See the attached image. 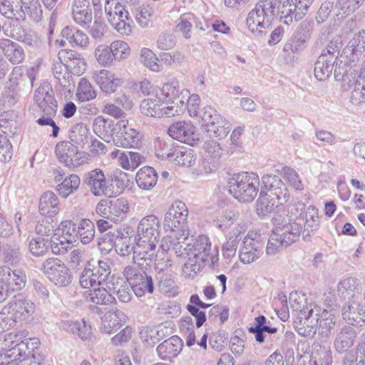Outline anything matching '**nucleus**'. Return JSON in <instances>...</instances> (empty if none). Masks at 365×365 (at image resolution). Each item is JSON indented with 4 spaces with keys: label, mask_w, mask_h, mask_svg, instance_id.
<instances>
[{
    "label": "nucleus",
    "mask_w": 365,
    "mask_h": 365,
    "mask_svg": "<svg viewBox=\"0 0 365 365\" xmlns=\"http://www.w3.org/2000/svg\"><path fill=\"white\" fill-rule=\"evenodd\" d=\"M313 0H259L250 11L247 25L252 33H262L274 19L286 25L299 21L307 14Z\"/></svg>",
    "instance_id": "f257e3e1"
},
{
    "label": "nucleus",
    "mask_w": 365,
    "mask_h": 365,
    "mask_svg": "<svg viewBox=\"0 0 365 365\" xmlns=\"http://www.w3.org/2000/svg\"><path fill=\"white\" fill-rule=\"evenodd\" d=\"M302 232L300 223L282 221L276 223L267 242L266 253L274 256L299 240Z\"/></svg>",
    "instance_id": "f03ea898"
},
{
    "label": "nucleus",
    "mask_w": 365,
    "mask_h": 365,
    "mask_svg": "<svg viewBox=\"0 0 365 365\" xmlns=\"http://www.w3.org/2000/svg\"><path fill=\"white\" fill-rule=\"evenodd\" d=\"M334 75L344 91L351 90L349 99L353 105L365 102V77L358 75L356 71L346 63L343 66L336 67Z\"/></svg>",
    "instance_id": "7ed1b4c3"
},
{
    "label": "nucleus",
    "mask_w": 365,
    "mask_h": 365,
    "mask_svg": "<svg viewBox=\"0 0 365 365\" xmlns=\"http://www.w3.org/2000/svg\"><path fill=\"white\" fill-rule=\"evenodd\" d=\"M260 181L254 173L244 172L235 174L228 183L230 193L237 200L250 202L257 197Z\"/></svg>",
    "instance_id": "20e7f679"
},
{
    "label": "nucleus",
    "mask_w": 365,
    "mask_h": 365,
    "mask_svg": "<svg viewBox=\"0 0 365 365\" xmlns=\"http://www.w3.org/2000/svg\"><path fill=\"white\" fill-rule=\"evenodd\" d=\"M125 7L115 0H106L105 11L108 21L119 34L128 36L132 31L133 21Z\"/></svg>",
    "instance_id": "39448f33"
},
{
    "label": "nucleus",
    "mask_w": 365,
    "mask_h": 365,
    "mask_svg": "<svg viewBox=\"0 0 365 365\" xmlns=\"http://www.w3.org/2000/svg\"><path fill=\"white\" fill-rule=\"evenodd\" d=\"M183 240V252L182 256L194 255L205 261L209 259L213 260L217 255L218 250L216 247H212L211 242L209 237L205 235H199L195 240L189 238V232L182 237Z\"/></svg>",
    "instance_id": "423d86ee"
},
{
    "label": "nucleus",
    "mask_w": 365,
    "mask_h": 365,
    "mask_svg": "<svg viewBox=\"0 0 365 365\" xmlns=\"http://www.w3.org/2000/svg\"><path fill=\"white\" fill-rule=\"evenodd\" d=\"M110 274V267L106 262L99 260L98 265L91 268L90 261H87L79 277L80 285L83 289L101 287L106 284Z\"/></svg>",
    "instance_id": "0eeeda50"
},
{
    "label": "nucleus",
    "mask_w": 365,
    "mask_h": 365,
    "mask_svg": "<svg viewBox=\"0 0 365 365\" xmlns=\"http://www.w3.org/2000/svg\"><path fill=\"white\" fill-rule=\"evenodd\" d=\"M123 276L131 285L132 291L136 297H140L146 294H153L154 284L151 276L141 269L130 265L123 270Z\"/></svg>",
    "instance_id": "6e6552de"
},
{
    "label": "nucleus",
    "mask_w": 365,
    "mask_h": 365,
    "mask_svg": "<svg viewBox=\"0 0 365 365\" xmlns=\"http://www.w3.org/2000/svg\"><path fill=\"white\" fill-rule=\"evenodd\" d=\"M117 131L113 138L118 147L139 148L143 144V135L139 130L132 128L128 120H120L115 124Z\"/></svg>",
    "instance_id": "1a4fd4ad"
},
{
    "label": "nucleus",
    "mask_w": 365,
    "mask_h": 365,
    "mask_svg": "<svg viewBox=\"0 0 365 365\" xmlns=\"http://www.w3.org/2000/svg\"><path fill=\"white\" fill-rule=\"evenodd\" d=\"M187 216L186 205L180 200H175L165 215L164 226L172 231H180L182 233L180 235L185 236L189 232L185 229Z\"/></svg>",
    "instance_id": "9d476101"
},
{
    "label": "nucleus",
    "mask_w": 365,
    "mask_h": 365,
    "mask_svg": "<svg viewBox=\"0 0 365 365\" xmlns=\"http://www.w3.org/2000/svg\"><path fill=\"white\" fill-rule=\"evenodd\" d=\"M200 117L202 125L206 127V131L211 138L222 139L230 133L229 123L211 107L205 108Z\"/></svg>",
    "instance_id": "9b49d317"
},
{
    "label": "nucleus",
    "mask_w": 365,
    "mask_h": 365,
    "mask_svg": "<svg viewBox=\"0 0 365 365\" xmlns=\"http://www.w3.org/2000/svg\"><path fill=\"white\" fill-rule=\"evenodd\" d=\"M42 269L56 285L66 287L71 282L72 276L69 269L57 257L47 259L43 263Z\"/></svg>",
    "instance_id": "f8f14e48"
},
{
    "label": "nucleus",
    "mask_w": 365,
    "mask_h": 365,
    "mask_svg": "<svg viewBox=\"0 0 365 365\" xmlns=\"http://www.w3.org/2000/svg\"><path fill=\"white\" fill-rule=\"evenodd\" d=\"M265 240L257 232H250L243 240L242 247L240 250L239 257L244 264H250L259 257Z\"/></svg>",
    "instance_id": "ddd939ff"
},
{
    "label": "nucleus",
    "mask_w": 365,
    "mask_h": 365,
    "mask_svg": "<svg viewBox=\"0 0 365 365\" xmlns=\"http://www.w3.org/2000/svg\"><path fill=\"white\" fill-rule=\"evenodd\" d=\"M312 28L309 23L302 22L292 36L287 41L283 51L290 54H297L306 48L311 38Z\"/></svg>",
    "instance_id": "4468645a"
},
{
    "label": "nucleus",
    "mask_w": 365,
    "mask_h": 365,
    "mask_svg": "<svg viewBox=\"0 0 365 365\" xmlns=\"http://www.w3.org/2000/svg\"><path fill=\"white\" fill-rule=\"evenodd\" d=\"M261 182V190H264L265 195L276 198L277 203L280 205L287 202L289 197V191L278 176L265 175L262 178Z\"/></svg>",
    "instance_id": "2eb2a0df"
},
{
    "label": "nucleus",
    "mask_w": 365,
    "mask_h": 365,
    "mask_svg": "<svg viewBox=\"0 0 365 365\" xmlns=\"http://www.w3.org/2000/svg\"><path fill=\"white\" fill-rule=\"evenodd\" d=\"M53 180L56 182H59L56 187V192L63 198H67L68 196L78 191L81 184V179L76 174H71L66 176V173L60 168H55L53 172Z\"/></svg>",
    "instance_id": "dca6fc26"
},
{
    "label": "nucleus",
    "mask_w": 365,
    "mask_h": 365,
    "mask_svg": "<svg viewBox=\"0 0 365 365\" xmlns=\"http://www.w3.org/2000/svg\"><path fill=\"white\" fill-rule=\"evenodd\" d=\"M168 135L179 142L194 145L199 141L195 126L190 122L178 121L168 128Z\"/></svg>",
    "instance_id": "f3484780"
},
{
    "label": "nucleus",
    "mask_w": 365,
    "mask_h": 365,
    "mask_svg": "<svg viewBox=\"0 0 365 365\" xmlns=\"http://www.w3.org/2000/svg\"><path fill=\"white\" fill-rule=\"evenodd\" d=\"M55 154L59 162L69 168L77 167L83 163L81 160L83 153L79 152L77 147L68 140L56 144Z\"/></svg>",
    "instance_id": "a211bd4d"
},
{
    "label": "nucleus",
    "mask_w": 365,
    "mask_h": 365,
    "mask_svg": "<svg viewBox=\"0 0 365 365\" xmlns=\"http://www.w3.org/2000/svg\"><path fill=\"white\" fill-rule=\"evenodd\" d=\"M34 99L45 115H55L57 111V102L53 91L48 83H42L35 91Z\"/></svg>",
    "instance_id": "6ab92c4d"
},
{
    "label": "nucleus",
    "mask_w": 365,
    "mask_h": 365,
    "mask_svg": "<svg viewBox=\"0 0 365 365\" xmlns=\"http://www.w3.org/2000/svg\"><path fill=\"white\" fill-rule=\"evenodd\" d=\"M84 182L91 193L96 197L108 196V178H106L102 170L96 168L85 175Z\"/></svg>",
    "instance_id": "aec40b11"
},
{
    "label": "nucleus",
    "mask_w": 365,
    "mask_h": 365,
    "mask_svg": "<svg viewBox=\"0 0 365 365\" xmlns=\"http://www.w3.org/2000/svg\"><path fill=\"white\" fill-rule=\"evenodd\" d=\"M136 243L134 246L133 259L135 263L143 265L141 261H144L146 265H149L156 257V240L141 238H135Z\"/></svg>",
    "instance_id": "412c9836"
},
{
    "label": "nucleus",
    "mask_w": 365,
    "mask_h": 365,
    "mask_svg": "<svg viewBox=\"0 0 365 365\" xmlns=\"http://www.w3.org/2000/svg\"><path fill=\"white\" fill-rule=\"evenodd\" d=\"M4 313L11 314L16 319H25L31 317L35 311V304L29 299L20 294L3 309Z\"/></svg>",
    "instance_id": "4be33fe9"
},
{
    "label": "nucleus",
    "mask_w": 365,
    "mask_h": 365,
    "mask_svg": "<svg viewBox=\"0 0 365 365\" xmlns=\"http://www.w3.org/2000/svg\"><path fill=\"white\" fill-rule=\"evenodd\" d=\"M0 280L8 292L21 290L26 286V274L20 269L12 270L8 267H0Z\"/></svg>",
    "instance_id": "5701e85b"
},
{
    "label": "nucleus",
    "mask_w": 365,
    "mask_h": 365,
    "mask_svg": "<svg viewBox=\"0 0 365 365\" xmlns=\"http://www.w3.org/2000/svg\"><path fill=\"white\" fill-rule=\"evenodd\" d=\"M341 314L344 320L352 326L362 327L365 325V310L354 295L344 304Z\"/></svg>",
    "instance_id": "b1692460"
},
{
    "label": "nucleus",
    "mask_w": 365,
    "mask_h": 365,
    "mask_svg": "<svg viewBox=\"0 0 365 365\" xmlns=\"http://www.w3.org/2000/svg\"><path fill=\"white\" fill-rule=\"evenodd\" d=\"M331 351L324 346H316L311 354L299 356L297 365H331Z\"/></svg>",
    "instance_id": "393cba45"
},
{
    "label": "nucleus",
    "mask_w": 365,
    "mask_h": 365,
    "mask_svg": "<svg viewBox=\"0 0 365 365\" xmlns=\"http://www.w3.org/2000/svg\"><path fill=\"white\" fill-rule=\"evenodd\" d=\"M93 78L99 86L101 91L107 94L115 93L123 83L121 78L118 77L110 71L106 69H102L94 73Z\"/></svg>",
    "instance_id": "a878e982"
},
{
    "label": "nucleus",
    "mask_w": 365,
    "mask_h": 365,
    "mask_svg": "<svg viewBox=\"0 0 365 365\" xmlns=\"http://www.w3.org/2000/svg\"><path fill=\"white\" fill-rule=\"evenodd\" d=\"M365 51V31L362 30L356 34L344 48L341 58L351 63L359 61Z\"/></svg>",
    "instance_id": "bb28decb"
},
{
    "label": "nucleus",
    "mask_w": 365,
    "mask_h": 365,
    "mask_svg": "<svg viewBox=\"0 0 365 365\" xmlns=\"http://www.w3.org/2000/svg\"><path fill=\"white\" fill-rule=\"evenodd\" d=\"M160 237V221L154 215L143 217L139 222L137 228L138 238L158 241Z\"/></svg>",
    "instance_id": "cd10ccee"
},
{
    "label": "nucleus",
    "mask_w": 365,
    "mask_h": 365,
    "mask_svg": "<svg viewBox=\"0 0 365 365\" xmlns=\"http://www.w3.org/2000/svg\"><path fill=\"white\" fill-rule=\"evenodd\" d=\"M72 15L74 21L82 27L88 26L92 22L93 15L89 0H73Z\"/></svg>",
    "instance_id": "c85d7f7f"
},
{
    "label": "nucleus",
    "mask_w": 365,
    "mask_h": 365,
    "mask_svg": "<svg viewBox=\"0 0 365 365\" xmlns=\"http://www.w3.org/2000/svg\"><path fill=\"white\" fill-rule=\"evenodd\" d=\"M182 346L180 338L178 336H173L158 346L157 353L160 359L171 361L180 354Z\"/></svg>",
    "instance_id": "c756f323"
},
{
    "label": "nucleus",
    "mask_w": 365,
    "mask_h": 365,
    "mask_svg": "<svg viewBox=\"0 0 365 365\" xmlns=\"http://www.w3.org/2000/svg\"><path fill=\"white\" fill-rule=\"evenodd\" d=\"M356 331L351 327L344 326L336 334L334 347L339 354H344L352 347L356 339Z\"/></svg>",
    "instance_id": "7c9ffc66"
},
{
    "label": "nucleus",
    "mask_w": 365,
    "mask_h": 365,
    "mask_svg": "<svg viewBox=\"0 0 365 365\" xmlns=\"http://www.w3.org/2000/svg\"><path fill=\"white\" fill-rule=\"evenodd\" d=\"M4 34L6 36L23 42L31 48H41L42 47L43 43L40 38L34 31L26 32L20 25H16L9 34L8 30H4Z\"/></svg>",
    "instance_id": "2f4dec72"
},
{
    "label": "nucleus",
    "mask_w": 365,
    "mask_h": 365,
    "mask_svg": "<svg viewBox=\"0 0 365 365\" xmlns=\"http://www.w3.org/2000/svg\"><path fill=\"white\" fill-rule=\"evenodd\" d=\"M0 50L13 64L21 63L24 60L25 53L22 47L9 38H0Z\"/></svg>",
    "instance_id": "473e14b6"
},
{
    "label": "nucleus",
    "mask_w": 365,
    "mask_h": 365,
    "mask_svg": "<svg viewBox=\"0 0 365 365\" xmlns=\"http://www.w3.org/2000/svg\"><path fill=\"white\" fill-rule=\"evenodd\" d=\"M125 319V314L118 309L108 312L101 319V330L103 333L111 334L118 331Z\"/></svg>",
    "instance_id": "72a5a7b5"
},
{
    "label": "nucleus",
    "mask_w": 365,
    "mask_h": 365,
    "mask_svg": "<svg viewBox=\"0 0 365 365\" xmlns=\"http://www.w3.org/2000/svg\"><path fill=\"white\" fill-rule=\"evenodd\" d=\"M60 210L59 200L57 195L52 191L45 192L39 200V212L42 215L53 217Z\"/></svg>",
    "instance_id": "f704fd0d"
},
{
    "label": "nucleus",
    "mask_w": 365,
    "mask_h": 365,
    "mask_svg": "<svg viewBox=\"0 0 365 365\" xmlns=\"http://www.w3.org/2000/svg\"><path fill=\"white\" fill-rule=\"evenodd\" d=\"M339 61V63L336 62L327 58L324 55H320L315 62L314 76L319 81L326 80L331 76L334 64H336L335 68L339 66H343L344 63H343L342 60Z\"/></svg>",
    "instance_id": "c9c22d12"
},
{
    "label": "nucleus",
    "mask_w": 365,
    "mask_h": 365,
    "mask_svg": "<svg viewBox=\"0 0 365 365\" xmlns=\"http://www.w3.org/2000/svg\"><path fill=\"white\" fill-rule=\"evenodd\" d=\"M61 35L73 47L86 48L89 46L88 36L76 28L66 26L62 30Z\"/></svg>",
    "instance_id": "e433bc0d"
},
{
    "label": "nucleus",
    "mask_w": 365,
    "mask_h": 365,
    "mask_svg": "<svg viewBox=\"0 0 365 365\" xmlns=\"http://www.w3.org/2000/svg\"><path fill=\"white\" fill-rule=\"evenodd\" d=\"M1 14L7 19L17 21L25 20V14L22 9V0H3Z\"/></svg>",
    "instance_id": "4c0bfd02"
},
{
    "label": "nucleus",
    "mask_w": 365,
    "mask_h": 365,
    "mask_svg": "<svg viewBox=\"0 0 365 365\" xmlns=\"http://www.w3.org/2000/svg\"><path fill=\"white\" fill-rule=\"evenodd\" d=\"M87 302L96 305H111L115 302V298L103 287H98L85 293Z\"/></svg>",
    "instance_id": "58836bf2"
},
{
    "label": "nucleus",
    "mask_w": 365,
    "mask_h": 365,
    "mask_svg": "<svg viewBox=\"0 0 365 365\" xmlns=\"http://www.w3.org/2000/svg\"><path fill=\"white\" fill-rule=\"evenodd\" d=\"M106 287L116 292L118 299L123 303L129 302L132 298L131 285L128 281L123 279L113 278L111 280L106 282Z\"/></svg>",
    "instance_id": "ea45409f"
},
{
    "label": "nucleus",
    "mask_w": 365,
    "mask_h": 365,
    "mask_svg": "<svg viewBox=\"0 0 365 365\" xmlns=\"http://www.w3.org/2000/svg\"><path fill=\"white\" fill-rule=\"evenodd\" d=\"M93 130L96 135L103 140L112 138L117 131L113 121L106 119L103 116H98L95 118L93 124Z\"/></svg>",
    "instance_id": "a19ab883"
},
{
    "label": "nucleus",
    "mask_w": 365,
    "mask_h": 365,
    "mask_svg": "<svg viewBox=\"0 0 365 365\" xmlns=\"http://www.w3.org/2000/svg\"><path fill=\"white\" fill-rule=\"evenodd\" d=\"M135 180L139 187L150 190L156 185L158 174L154 168L145 166L138 171Z\"/></svg>",
    "instance_id": "79ce46f5"
},
{
    "label": "nucleus",
    "mask_w": 365,
    "mask_h": 365,
    "mask_svg": "<svg viewBox=\"0 0 365 365\" xmlns=\"http://www.w3.org/2000/svg\"><path fill=\"white\" fill-rule=\"evenodd\" d=\"M115 252L120 256L125 257L134 252L132 238L125 230H117L115 232Z\"/></svg>",
    "instance_id": "37998d69"
},
{
    "label": "nucleus",
    "mask_w": 365,
    "mask_h": 365,
    "mask_svg": "<svg viewBox=\"0 0 365 365\" xmlns=\"http://www.w3.org/2000/svg\"><path fill=\"white\" fill-rule=\"evenodd\" d=\"M196 160L197 155L192 149L178 145L172 162L181 166L191 167L195 163Z\"/></svg>",
    "instance_id": "c03bdc74"
},
{
    "label": "nucleus",
    "mask_w": 365,
    "mask_h": 365,
    "mask_svg": "<svg viewBox=\"0 0 365 365\" xmlns=\"http://www.w3.org/2000/svg\"><path fill=\"white\" fill-rule=\"evenodd\" d=\"M108 192H110L108 197L120 195L127 187L128 182L127 174L122 171L114 172L108 178Z\"/></svg>",
    "instance_id": "a18cd8bd"
},
{
    "label": "nucleus",
    "mask_w": 365,
    "mask_h": 365,
    "mask_svg": "<svg viewBox=\"0 0 365 365\" xmlns=\"http://www.w3.org/2000/svg\"><path fill=\"white\" fill-rule=\"evenodd\" d=\"M110 220L118 222L126 217L130 207L126 199L120 197L115 200H109Z\"/></svg>",
    "instance_id": "49530a36"
},
{
    "label": "nucleus",
    "mask_w": 365,
    "mask_h": 365,
    "mask_svg": "<svg viewBox=\"0 0 365 365\" xmlns=\"http://www.w3.org/2000/svg\"><path fill=\"white\" fill-rule=\"evenodd\" d=\"M177 146L172 140L159 138L155 143V155L159 159L172 161Z\"/></svg>",
    "instance_id": "de8ad7c7"
},
{
    "label": "nucleus",
    "mask_w": 365,
    "mask_h": 365,
    "mask_svg": "<svg viewBox=\"0 0 365 365\" xmlns=\"http://www.w3.org/2000/svg\"><path fill=\"white\" fill-rule=\"evenodd\" d=\"M184 236L179 235L175 237L168 235L163 238L160 248L165 252H174L178 257H182Z\"/></svg>",
    "instance_id": "09e8293b"
},
{
    "label": "nucleus",
    "mask_w": 365,
    "mask_h": 365,
    "mask_svg": "<svg viewBox=\"0 0 365 365\" xmlns=\"http://www.w3.org/2000/svg\"><path fill=\"white\" fill-rule=\"evenodd\" d=\"M187 256L188 259L182 267V274L185 277L194 279L205 267V261L194 255Z\"/></svg>",
    "instance_id": "8fccbe9b"
},
{
    "label": "nucleus",
    "mask_w": 365,
    "mask_h": 365,
    "mask_svg": "<svg viewBox=\"0 0 365 365\" xmlns=\"http://www.w3.org/2000/svg\"><path fill=\"white\" fill-rule=\"evenodd\" d=\"M95 237L94 224L88 219H83L78 224L77 240L83 245L90 243Z\"/></svg>",
    "instance_id": "3c124183"
},
{
    "label": "nucleus",
    "mask_w": 365,
    "mask_h": 365,
    "mask_svg": "<svg viewBox=\"0 0 365 365\" xmlns=\"http://www.w3.org/2000/svg\"><path fill=\"white\" fill-rule=\"evenodd\" d=\"M163 106H164V102L160 99L147 98L141 102L140 110L147 116L161 118L163 117Z\"/></svg>",
    "instance_id": "603ef678"
},
{
    "label": "nucleus",
    "mask_w": 365,
    "mask_h": 365,
    "mask_svg": "<svg viewBox=\"0 0 365 365\" xmlns=\"http://www.w3.org/2000/svg\"><path fill=\"white\" fill-rule=\"evenodd\" d=\"M279 205L276 198L269 197L268 195L264 194V190H260L259 197L257 201V215L265 216L271 213Z\"/></svg>",
    "instance_id": "864d4df0"
},
{
    "label": "nucleus",
    "mask_w": 365,
    "mask_h": 365,
    "mask_svg": "<svg viewBox=\"0 0 365 365\" xmlns=\"http://www.w3.org/2000/svg\"><path fill=\"white\" fill-rule=\"evenodd\" d=\"M195 21L194 14L187 12L181 14L177 21L175 31L181 33L184 38L189 39L191 37V29Z\"/></svg>",
    "instance_id": "5fc2aeb1"
},
{
    "label": "nucleus",
    "mask_w": 365,
    "mask_h": 365,
    "mask_svg": "<svg viewBox=\"0 0 365 365\" xmlns=\"http://www.w3.org/2000/svg\"><path fill=\"white\" fill-rule=\"evenodd\" d=\"M111 43L98 45L94 51V56L98 63L103 66H110L114 63Z\"/></svg>",
    "instance_id": "6e6d98bb"
},
{
    "label": "nucleus",
    "mask_w": 365,
    "mask_h": 365,
    "mask_svg": "<svg viewBox=\"0 0 365 365\" xmlns=\"http://www.w3.org/2000/svg\"><path fill=\"white\" fill-rule=\"evenodd\" d=\"M18 115L14 110H9L0 115V128L4 133H15L17 127Z\"/></svg>",
    "instance_id": "4d7b16f0"
},
{
    "label": "nucleus",
    "mask_w": 365,
    "mask_h": 365,
    "mask_svg": "<svg viewBox=\"0 0 365 365\" xmlns=\"http://www.w3.org/2000/svg\"><path fill=\"white\" fill-rule=\"evenodd\" d=\"M319 334L322 338H327L335 326V318L334 314L324 311L319 321Z\"/></svg>",
    "instance_id": "13d9d810"
},
{
    "label": "nucleus",
    "mask_w": 365,
    "mask_h": 365,
    "mask_svg": "<svg viewBox=\"0 0 365 365\" xmlns=\"http://www.w3.org/2000/svg\"><path fill=\"white\" fill-rule=\"evenodd\" d=\"M22 9L25 14V17L28 15L36 22H38L41 20L42 9L38 0H22Z\"/></svg>",
    "instance_id": "bf43d9fd"
},
{
    "label": "nucleus",
    "mask_w": 365,
    "mask_h": 365,
    "mask_svg": "<svg viewBox=\"0 0 365 365\" xmlns=\"http://www.w3.org/2000/svg\"><path fill=\"white\" fill-rule=\"evenodd\" d=\"M306 221L304 222V232L307 231V235H309V231L317 230L319 226L318 210L314 206H309L305 211Z\"/></svg>",
    "instance_id": "052dcab7"
},
{
    "label": "nucleus",
    "mask_w": 365,
    "mask_h": 365,
    "mask_svg": "<svg viewBox=\"0 0 365 365\" xmlns=\"http://www.w3.org/2000/svg\"><path fill=\"white\" fill-rule=\"evenodd\" d=\"M76 96L80 101H87L94 99L96 93L87 79L81 78L78 85Z\"/></svg>",
    "instance_id": "680f3d73"
},
{
    "label": "nucleus",
    "mask_w": 365,
    "mask_h": 365,
    "mask_svg": "<svg viewBox=\"0 0 365 365\" xmlns=\"http://www.w3.org/2000/svg\"><path fill=\"white\" fill-rule=\"evenodd\" d=\"M62 237L68 243H73L77 241L78 225L71 220L63 221L59 225Z\"/></svg>",
    "instance_id": "e2e57ef3"
},
{
    "label": "nucleus",
    "mask_w": 365,
    "mask_h": 365,
    "mask_svg": "<svg viewBox=\"0 0 365 365\" xmlns=\"http://www.w3.org/2000/svg\"><path fill=\"white\" fill-rule=\"evenodd\" d=\"M39 344L40 341L38 339L26 337L24 339V342L19 344V354H17V355H19L20 358H31V356L34 358L32 352L38 348Z\"/></svg>",
    "instance_id": "0e129e2a"
},
{
    "label": "nucleus",
    "mask_w": 365,
    "mask_h": 365,
    "mask_svg": "<svg viewBox=\"0 0 365 365\" xmlns=\"http://www.w3.org/2000/svg\"><path fill=\"white\" fill-rule=\"evenodd\" d=\"M140 61L153 71L159 72L162 70V66L158 63V57L149 48H143L141 50Z\"/></svg>",
    "instance_id": "69168bd1"
},
{
    "label": "nucleus",
    "mask_w": 365,
    "mask_h": 365,
    "mask_svg": "<svg viewBox=\"0 0 365 365\" xmlns=\"http://www.w3.org/2000/svg\"><path fill=\"white\" fill-rule=\"evenodd\" d=\"M52 71L57 83L61 86L66 87V83L68 82V78L70 77V72L66 65L58 59V61L53 63Z\"/></svg>",
    "instance_id": "338daca9"
},
{
    "label": "nucleus",
    "mask_w": 365,
    "mask_h": 365,
    "mask_svg": "<svg viewBox=\"0 0 365 365\" xmlns=\"http://www.w3.org/2000/svg\"><path fill=\"white\" fill-rule=\"evenodd\" d=\"M3 261L9 266H16L21 260L19 249L15 247L6 246L2 252Z\"/></svg>",
    "instance_id": "774afa93"
}]
</instances>
